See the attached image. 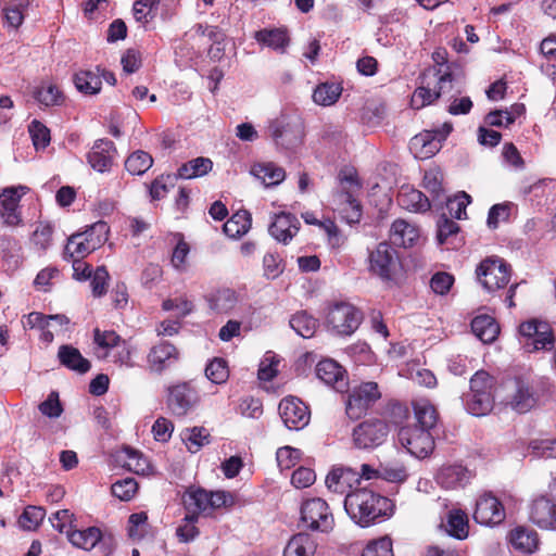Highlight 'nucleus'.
Segmentation results:
<instances>
[{"mask_svg":"<svg viewBox=\"0 0 556 556\" xmlns=\"http://www.w3.org/2000/svg\"><path fill=\"white\" fill-rule=\"evenodd\" d=\"M344 509L356 525L367 528L389 518L393 514V504L371 489L356 488L346 494Z\"/></svg>","mask_w":556,"mask_h":556,"instance_id":"obj_1","label":"nucleus"},{"mask_svg":"<svg viewBox=\"0 0 556 556\" xmlns=\"http://www.w3.org/2000/svg\"><path fill=\"white\" fill-rule=\"evenodd\" d=\"M267 129L276 146L282 149H294L303 142L304 124L298 114L281 113L269 121Z\"/></svg>","mask_w":556,"mask_h":556,"instance_id":"obj_2","label":"nucleus"},{"mask_svg":"<svg viewBox=\"0 0 556 556\" xmlns=\"http://www.w3.org/2000/svg\"><path fill=\"white\" fill-rule=\"evenodd\" d=\"M109 226L105 222H97L84 232L74 233L68 238L65 254L83 258L100 248L108 239Z\"/></svg>","mask_w":556,"mask_h":556,"instance_id":"obj_3","label":"nucleus"},{"mask_svg":"<svg viewBox=\"0 0 556 556\" xmlns=\"http://www.w3.org/2000/svg\"><path fill=\"white\" fill-rule=\"evenodd\" d=\"M300 522L312 531L328 533L334 527V517L325 500L311 497L300 506Z\"/></svg>","mask_w":556,"mask_h":556,"instance_id":"obj_4","label":"nucleus"},{"mask_svg":"<svg viewBox=\"0 0 556 556\" xmlns=\"http://www.w3.org/2000/svg\"><path fill=\"white\" fill-rule=\"evenodd\" d=\"M479 283L489 292L505 288L510 281L511 268L505 260L498 256H489L480 262L476 268Z\"/></svg>","mask_w":556,"mask_h":556,"instance_id":"obj_5","label":"nucleus"},{"mask_svg":"<svg viewBox=\"0 0 556 556\" xmlns=\"http://www.w3.org/2000/svg\"><path fill=\"white\" fill-rule=\"evenodd\" d=\"M502 391L505 392L503 401L517 413L523 414L536 406L540 394L534 386L523 379L507 380Z\"/></svg>","mask_w":556,"mask_h":556,"instance_id":"obj_6","label":"nucleus"},{"mask_svg":"<svg viewBox=\"0 0 556 556\" xmlns=\"http://www.w3.org/2000/svg\"><path fill=\"white\" fill-rule=\"evenodd\" d=\"M519 334L523 349L529 353L554 348L552 327L544 320L533 318L523 321L519 326Z\"/></svg>","mask_w":556,"mask_h":556,"instance_id":"obj_7","label":"nucleus"},{"mask_svg":"<svg viewBox=\"0 0 556 556\" xmlns=\"http://www.w3.org/2000/svg\"><path fill=\"white\" fill-rule=\"evenodd\" d=\"M381 397L377 382L367 381L353 388L348 396L345 412L349 418L358 419Z\"/></svg>","mask_w":556,"mask_h":556,"instance_id":"obj_8","label":"nucleus"},{"mask_svg":"<svg viewBox=\"0 0 556 556\" xmlns=\"http://www.w3.org/2000/svg\"><path fill=\"white\" fill-rule=\"evenodd\" d=\"M369 271L383 282H390L399 267L396 251L387 242L379 243L369 254Z\"/></svg>","mask_w":556,"mask_h":556,"instance_id":"obj_9","label":"nucleus"},{"mask_svg":"<svg viewBox=\"0 0 556 556\" xmlns=\"http://www.w3.org/2000/svg\"><path fill=\"white\" fill-rule=\"evenodd\" d=\"M399 442L407 452L417 457L425 458L434 448V440L431 430L417 426L402 427L397 433Z\"/></svg>","mask_w":556,"mask_h":556,"instance_id":"obj_10","label":"nucleus"},{"mask_svg":"<svg viewBox=\"0 0 556 556\" xmlns=\"http://www.w3.org/2000/svg\"><path fill=\"white\" fill-rule=\"evenodd\" d=\"M29 190L25 186L5 187L0 191V218L7 227L23 225L22 206L20 202Z\"/></svg>","mask_w":556,"mask_h":556,"instance_id":"obj_11","label":"nucleus"},{"mask_svg":"<svg viewBox=\"0 0 556 556\" xmlns=\"http://www.w3.org/2000/svg\"><path fill=\"white\" fill-rule=\"evenodd\" d=\"M362 313L349 303L334 304L328 312L327 323L339 334H352L362 321Z\"/></svg>","mask_w":556,"mask_h":556,"instance_id":"obj_12","label":"nucleus"},{"mask_svg":"<svg viewBox=\"0 0 556 556\" xmlns=\"http://www.w3.org/2000/svg\"><path fill=\"white\" fill-rule=\"evenodd\" d=\"M452 129L451 123H444L434 129L425 130L413 137L410 149L418 153V157L428 159L441 149L442 142L447 138Z\"/></svg>","mask_w":556,"mask_h":556,"instance_id":"obj_13","label":"nucleus"},{"mask_svg":"<svg viewBox=\"0 0 556 556\" xmlns=\"http://www.w3.org/2000/svg\"><path fill=\"white\" fill-rule=\"evenodd\" d=\"M389 433L388 425L380 419L366 420L353 431V440L359 448H372L382 444Z\"/></svg>","mask_w":556,"mask_h":556,"instance_id":"obj_14","label":"nucleus"},{"mask_svg":"<svg viewBox=\"0 0 556 556\" xmlns=\"http://www.w3.org/2000/svg\"><path fill=\"white\" fill-rule=\"evenodd\" d=\"M279 415L289 430L303 429L311 417L307 406L294 396H287L280 401Z\"/></svg>","mask_w":556,"mask_h":556,"instance_id":"obj_15","label":"nucleus"},{"mask_svg":"<svg viewBox=\"0 0 556 556\" xmlns=\"http://www.w3.org/2000/svg\"><path fill=\"white\" fill-rule=\"evenodd\" d=\"M473 519L483 526L500 525L505 519V509L494 495L484 493L477 500Z\"/></svg>","mask_w":556,"mask_h":556,"instance_id":"obj_16","label":"nucleus"},{"mask_svg":"<svg viewBox=\"0 0 556 556\" xmlns=\"http://www.w3.org/2000/svg\"><path fill=\"white\" fill-rule=\"evenodd\" d=\"M325 483L330 492L346 495L359 484L358 472L351 467H334L327 475Z\"/></svg>","mask_w":556,"mask_h":556,"instance_id":"obj_17","label":"nucleus"},{"mask_svg":"<svg viewBox=\"0 0 556 556\" xmlns=\"http://www.w3.org/2000/svg\"><path fill=\"white\" fill-rule=\"evenodd\" d=\"M426 83L433 85L438 98L444 94H451L453 91L459 93V79L454 74L451 66L430 67L426 70Z\"/></svg>","mask_w":556,"mask_h":556,"instance_id":"obj_18","label":"nucleus"},{"mask_svg":"<svg viewBox=\"0 0 556 556\" xmlns=\"http://www.w3.org/2000/svg\"><path fill=\"white\" fill-rule=\"evenodd\" d=\"M300 220L291 213L281 212L274 215L268 231L280 243L288 244L299 232Z\"/></svg>","mask_w":556,"mask_h":556,"instance_id":"obj_19","label":"nucleus"},{"mask_svg":"<svg viewBox=\"0 0 556 556\" xmlns=\"http://www.w3.org/2000/svg\"><path fill=\"white\" fill-rule=\"evenodd\" d=\"M116 153L115 146L111 140L99 139L93 143L87 155L88 163L99 173L109 172L113 165Z\"/></svg>","mask_w":556,"mask_h":556,"instance_id":"obj_20","label":"nucleus"},{"mask_svg":"<svg viewBox=\"0 0 556 556\" xmlns=\"http://www.w3.org/2000/svg\"><path fill=\"white\" fill-rule=\"evenodd\" d=\"M530 520L541 529L556 530V503L539 497L530 506Z\"/></svg>","mask_w":556,"mask_h":556,"instance_id":"obj_21","label":"nucleus"},{"mask_svg":"<svg viewBox=\"0 0 556 556\" xmlns=\"http://www.w3.org/2000/svg\"><path fill=\"white\" fill-rule=\"evenodd\" d=\"M195 402V392L187 383L174 386L168 390L167 405L177 416L186 415Z\"/></svg>","mask_w":556,"mask_h":556,"instance_id":"obj_22","label":"nucleus"},{"mask_svg":"<svg viewBox=\"0 0 556 556\" xmlns=\"http://www.w3.org/2000/svg\"><path fill=\"white\" fill-rule=\"evenodd\" d=\"M70 319L63 314L45 315L37 312V329L41 331L40 340L51 343L55 334L66 331Z\"/></svg>","mask_w":556,"mask_h":556,"instance_id":"obj_23","label":"nucleus"},{"mask_svg":"<svg viewBox=\"0 0 556 556\" xmlns=\"http://www.w3.org/2000/svg\"><path fill=\"white\" fill-rule=\"evenodd\" d=\"M316 376L337 391H343L346 387L345 370L332 359L320 361L316 366Z\"/></svg>","mask_w":556,"mask_h":556,"instance_id":"obj_24","label":"nucleus"},{"mask_svg":"<svg viewBox=\"0 0 556 556\" xmlns=\"http://www.w3.org/2000/svg\"><path fill=\"white\" fill-rule=\"evenodd\" d=\"M177 357L176 348L168 342H162L151 349L148 355V364L152 371L162 372L176 362Z\"/></svg>","mask_w":556,"mask_h":556,"instance_id":"obj_25","label":"nucleus"},{"mask_svg":"<svg viewBox=\"0 0 556 556\" xmlns=\"http://www.w3.org/2000/svg\"><path fill=\"white\" fill-rule=\"evenodd\" d=\"M420 238L419 229L404 219L393 222L390 230V240L393 244L412 248L417 244Z\"/></svg>","mask_w":556,"mask_h":556,"instance_id":"obj_26","label":"nucleus"},{"mask_svg":"<svg viewBox=\"0 0 556 556\" xmlns=\"http://www.w3.org/2000/svg\"><path fill=\"white\" fill-rule=\"evenodd\" d=\"M470 472L462 465L443 466L437 475V482L444 489H456L466 485Z\"/></svg>","mask_w":556,"mask_h":556,"instance_id":"obj_27","label":"nucleus"},{"mask_svg":"<svg viewBox=\"0 0 556 556\" xmlns=\"http://www.w3.org/2000/svg\"><path fill=\"white\" fill-rule=\"evenodd\" d=\"M58 358L61 365L78 374H86L91 367L90 362L81 355L78 349L72 345H61Z\"/></svg>","mask_w":556,"mask_h":556,"instance_id":"obj_28","label":"nucleus"},{"mask_svg":"<svg viewBox=\"0 0 556 556\" xmlns=\"http://www.w3.org/2000/svg\"><path fill=\"white\" fill-rule=\"evenodd\" d=\"M68 541L77 548L92 549L102 539V532L97 527L72 529L66 531Z\"/></svg>","mask_w":556,"mask_h":556,"instance_id":"obj_29","label":"nucleus"},{"mask_svg":"<svg viewBox=\"0 0 556 556\" xmlns=\"http://www.w3.org/2000/svg\"><path fill=\"white\" fill-rule=\"evenodd\" d=\"M397 203L410 212H426L430 207L428 198L419 190L402 187L397 193Z\"/></svg>","mask_w":556,"mask_h":556,"instance_id":"obj_30","label":"nucleus"},{"mask_svg":"<svg viewBox=\"0 0 556 556\" xmlns=\"http://www.w3.org/2000/svg\"><path fill=\"white\" fill-rule=\"evenodd\" d=\"M213 168V162L208 157L198 156L181 164L175 173L177 179H194L203 177Z\"/></svg>","mask_w":556,"mask_h":556,"instance_id":"obj_31","label":"nucleus"},{"mask_svg":"<svg viewBox=\"0 0 556 556\" xmlns=\"http://www.w3.org/2000/svg\"><path fill=\"white\" fill-rule=\"evenodd\" d=\"M317 543L308 533L294 534L283 549V556H314Z\"/></svg>","mask_w":556,"mask_h":556,"instance_id":"obj_32","label":"nucleus"},{"mask_svg":"<svg viewBox=\"0 0 556 556\" xmlns=\"http://www.w3.org/2000/svg\"><path fill=\"white\" fill-rule=\"evenodd\" d=\"M509 542L515 549L523 554H531L536 551L539 545L538 533L534 530L518 527L510 531Z\"/></svg>","mask_w":556,"mask_h":556,"instance_id":"obj_33","label":"nucleus"},{"mask_svg":"<svg viewBox=\"0 0 556 556\" xmlns=\"http://www.w3.org/2000/svg\"><path fill=\"white\" fill-rule=\"evenodd\" d=\"M251 174L266 187L277 186L286 178L285 169L271 162L255 164L251 168Z\"/></svg>","mask_w":556,"mask_h":556,"instance_id":"obj_34","label":"nucleus"},{"mask_svg":"<svg viewBox=\"0 0 556 556\" xmlns=\"http://www.w3.org/2000/svg\"><path fill=\"white\" fill-rule=\"evenodd\" d=\"M182 503L188 514L199 517L200 513L208 510V491L190 488L182 495Z\"/></svg>","mask_w":556,"mask_h":556,"instance_id":"obj_35","label":"nucleus"},{"mask_svg":"<svg viewBox=\"0 0 556 556\" xmlns=\"http://www.w3.org/2000/svg\"><path fill=\"white\" fill-rule=\"evenodd\" d=\"M74 84L78 91L85 94H97L101 90L100 66L96 71H80L74 76Z\"/></svg>","mask_w":556,"mask_h":556,"instance_id":"obj_36","label":"nucleus"},{"mask_svg":"<svg viewBox=\"0 0 556 556\" xmlns=\"http://www.w3.org/2000/svg\"><path fill=\"white\" fill-rule=\"evenodd\" d=\"M471 330L484 343L493 342L500 332L498 325L486 315L475 317L471 321Z\"/></svg>","mask_w":556,"mask_h":556,"instance_id":"obj_37","label":"nucleus"},{"mask_svg":"<svg viewBox=\"0 0 556 556\" xmlns=\"http://www.w3.org/2000/svg\"><path fill=\"white\" fill-rule=\"evenodd\" d=\"M254 38L257 42L274 50L285 52L289 45V37L285 29H261L255 33Z\"/></svg>","mask_w":556,"mask_h":556,"instance_id":"obj_38","label":"nucleus"},{"mask_svg":"<svg viewBox=\"0 0 556 556\" xmlns=\"http://www.w3.org/2000/svg\"><path fill=\"white\" fill-rule=\"evenodd\" d=\"M494 393H468L466 395V408L473 416L488 415L494 405Z\"/></svg>","mask_w":556,"mask_h":556,"instance_id":"obj_39","label":"nucleus"},{"mask_svg":"<svg viewBox=\"0 0 556 556\" xmlns=\"http://www.w3.org/2000/svg\"><path fill=\"white\" fill-rule=\"evenodd\" d=\"M418 428L432 430L438 421L435 407L428 400H417L413 403Z\"/></svg>","mask_w":556,"mask_h":556,"instance_id":"obj_40","label":"nucleus"},{"mask_svg":"<svg viewBox=\"0 0 556 556\" xmlns=\"http://www.w3.org/2000/svg\"><path fill=\"white\" fill-rule=\"evenodd\" d=\"M252 218L248 211L233 214L223 226V230L229 238L236 239L245 235L251 228Z\"/></svg>","mask_w":556,"mask_h":556,"instance_id":"obj_41","label":"nucleus"},{"mask_svg":"<svg viewBox=\"0 0 556 556\" xmlns=\"http://www.w3.org/2000/svg\"><path fill=\"white\" fill-rule=\"evenodd\" d=\"M181 439L190 453H197L211 443V434L204 427L185 429L181 432Z\"/></svg>","mask_w":556,"mask_h":556,"instance_id":"obj_42","label":"nucleus"},{"mask_svg":"<svg viewBox=\"0 0 556 556\" xmlns=\"http://www.w3.org/2000/svg\"><path fill=\"white\" fill-rule=\"evenodd\" d=\"M438 99V93L433 85L426 83V71L420 76V85L415 89L410 98V106L414 110H420L432 104Z\"/></svg>","mask_w":556,"mask_h":556,"instance_id":"obj_43","label":"nucleus"},{"mask_svg":"<svg viewBox=\"0 0 556 556\" xmlns=\"http://www.w3.org/2000/svg\"><path fill=\"white\" fill-rule=\"evenodd\" d=\"M339 190L336 192V199H342L344 195H354V192L362 188L357 173L354 168H343L337 177Z\"/></svg>","mask_w":556,"mask_h":556,"instance_id":"obj_44","label":"nucleus"},{"mask_svg":"<svg viewBox=\"0 0 556 556\" xmlns=\"http://www.w3.org/2000/svg\"><path fill=\"white\" fill-rule=\"evenodd\" d=\"M342 87L336 83H324L318 85L313 92V100L316 104L329 106L340 98Z\"/></svg>","mask_w":556,"mask_h":556,"instance_id":"obj_45","label":"nucleus"},{"mask_svg":"<svg viewBox=\"0 0 556 556\" xmlns=\"http://www.w3.org/2000/svg\"><path fill=\"white\" fill-rule=\"evenodd\" d=\"M408 471L404 463L400 460H388L380 463V477L391 483H403L408 478Z\"/></svg>","mask_w":556,"mask_h":556,"instance_id":"obj_46","label":"nucleus"},{"mask_svg":"<svg viewBox=\"0 0 556 556\" xmlns=\"http://www.w3.org/2000/svg\"><path fill=\"white\" fill-rule=\"evenodd\" d=\"M291 328L302 338H312L317 328L318 320L306 312H299L290 319Z\"/></svg>","mask_w":556,"mask_h":556,"instance_id":"obj_47","label":"nucleus"},{"mask_svg":"<svg viewBox=\"0 0 556 556\" xmlns=\"http://www.w3.org/2000/svg\"><path fill=\"white\" fill-rule=\"evenodd\" d=\"M446 531L458 540L466 539L468 535L467 515L460 509L451 510L447 515Z\"/></svg>","mask_w":556,"mask_h":556,"instance_id":"obj_48","label":"nucleus"},{"mask_svg":"<svg viewBox=\"0 0 556 556\" xmlns=\"http://www.w3.org/2000/svg\"><path fill=\"white\" fill-rule=\"evenodd\" d=\"M28 0H5L3 2V14L7 24L17 28L24 20V11L28 8Z\"/></svg>","mask_w":556,"mask_h":556,"instance_id":"obj_49","label":"nucleus"},{"mask_svg":"<svg viewBox=\"0 0 556 556\" xmlns=\"http://www.w3.org/2000/svg\"><path fill=\"white\" fill-rule=\"evenodd\" d=\"M342 218L348 224L358 223L362 216V207L354 195H344L342 199H334Z\"/></svg>","mask_w":556,"mask_h":556,"instance_id":"obj_50","label":"nucleus"},{"mask_svg":"<svg viewBox=\"0 0 556 556\" xmlns=\"http://www.w3.org/2000/svg\"><path fill=\"white\" fill-rule=\"evenodd\" d=\"M238 304V295L231 289L218 290L211 299V307L223 314L230 313Z\"/></svg>","mask_w":556,"mask_h":556,"instance_id":"obj_51","label":"nucleus"},{"mask_svg":"<svg viewBox=\"0 0 556 556\" xmlns=\"http://www.w3.org/2000/svg\"><path fill=\"white\" fill-rule=\"evenodd\" d=\"M63 101V92L53 83L43 81L40 88L37 89V102L43 106L61 105Z\"/></svg>","mask_w":556,"mask_h":556,"instance_id":"obj_52","label":"nucleus"},{"mask_svg":"<svg viewBox=\"0 0 556 556\" xmlns=\"http://www.w3.org/2000/svg\"><path fill=\"white\" fill-rule=\"evenodd\" d=\"M153 164L152 156L142 150L135 151L125 161V167L131 175L144 174Z\"/></svg>","mask_w":556,"mask_h":556,"instance_id":"obj_53","label":"nucleus"},{"mask_svg":"<svg viewBox=\"0 0 556 556\" xmlns=\"http://www.w3.org/2000/svg\"><path fill=\"white\" fill-rule=\"evenodd\" d=\"M470 195L466 192H459L446 201V208L451 217L456 219L466 218L467 205L470 203Z\"/></svg>","mask_w":556,"mask_h":556,"instance_id":"obj_54","label":"nucleus"},{"mask_svg":"<svg viewBox=\"0 0 556 556\" xmlns=\"http://www.w3.org/2000/svg\"><path fill=\"white\" fill-rule=\"evenodd\" d=\"M205 375L213 383H225L229 377V370L226 361L214 358L205 368Z\"/></svg>","mask_w":556,"mask_h":556,"instance_id":"obj_55","label":"nucleus"},{"mask_svg":"<svg viewBox=\"0 0 556 556\" xmlns=\"http://www.w3.org/2000/svg\"><path fill=\"white\" fill-rule=\"evenodd\" d=\"M148 529V516L144 511L135 513L128 519V535L132 540H141Z\"/></svg>","mask_w":556,"mask_h":556,"instance_id":"obj_56","label":"nucleus"},{"mask_svg":"<svg viewBox=\"0 0 556 556\" xmlns=\"http://www.w3.org/2000/svg\"><path fill=\"white\" fill-rule=\"evenodd\" d=\"M362 556H393L391 539L383 536L370 541L363 549Z\"/></svg>","mask_w":556,"mask_h":556,"instance_id":"obj_57","label":"nucleus"},{"mask_svg":"<svg viewBox=\"0 0 556 556\" xmlns=\"http://www.w3.org/2000/svg\"><path fill=\"white\" fill-rule=\"evenodd\" d=\"M495 379L484 370L477 371L470 379L469 393H494Z\"/></svg>","mask_w":556,"mask_h":556,"instance_id":"obj_58","label":"nucleus"},{"mask_svg":"<svg viewBox=\"0 0 556 556\" xmlns=\"http://www.w3.org/2000/svg\"><path fill=\"white\" fill-rule=\"evenodd\" d=\"M111 490L121 501H130L137 493L138 483L134 478H126L113 483Z\"/></svg>","mask_w":556,"mask_h":556,"instance_id":"obj_59","label":"nucleus"},{"mask_svg":"<svg viewBox=\"0 0 556 556\" xmlns=\"http://www.w3.org/2000/svg\"><path fill=\"white\" fill-rule=\"evenodd\" d=\"M529 448L535 457L556 458V439L533 440Z\"/></svg>","mask_w":556,"mask_h":556,"instance_id":"obj_60","label":"nucleus"},{"mask_svg":"<svg viewBox=\"0 0 556 556\" xmlns=\"http://www.w3.org/2000/svg\"><path fill=\"white\" fill-rule=\"evenodd\" d=\"M198 517L195 515L187 514L182 520V523L177 528V536L180 542H191L199 535V530L195 527Z\"/></svg>","mask_w":556,"mask_h":556,"instance_id":"obj_61","label":"nucleus"},{"mask_svg":"<svg viewBox=\"0 0 556 556\" xmlns=\"http://www.w3.org/2000/svg\"><path fill=\"white\" fill-rule=\"evenodd\" d=\"M90 286L92 294L96 298H100L106 293L108 281L110 279L109 273L104 266H99L90 277Z\"/></svg>","mask_w":556,"mask_h":556,"instance_id":"obj_62","label":"nucleus"},{"mask_svg":"<svg viewBox=\"0 0 556 556\" xmlns=\"http://www.w3.org/2000/svg\"><path fill=\"white\" fill-rule=\"evenodd\" d=\"M301 452L290 446L278 448L276 459L280 470H287L293 467L300 459Z\"/></svg>","mask_w":556,"mask_h":556,"instance_id":"obj_63","label":"nucleus"},{"mask_svg":"<svg viewBox=\"0 0 556 556\" xmlns=\"http://www.w3.org/2000/svg\"><path fill=\"white\" fill-rule=\"evenodd\" d=\"M443 174L438 168H431L424 175V187L434 197L439 198L442 188Z\"/></svg>","mask_w":556,"mask_h":556,"instance_id":"obj_64","label":"nucleus"}]
</instances>
